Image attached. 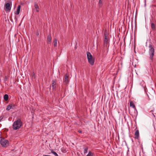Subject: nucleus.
I'll return each mask as SVG.
<instances>
[{
  "mask_svg": "<svg viewBox=\"0 0 156 156\" xmlns=\"http://www.w3.org/2000/svg\"><path fill=\"white\" fill-rule=\"evenodd\" d=\"M22 125V122L21 120L18 119L14 122L12 125V127L14 130H16L20 129Z\"/></svg>",
  "mask_w": 156,
  "mask_h": 156,
  "instance_id": "f257e3e1",
  "label": "nucleus"
},
{
  "mask_svg": "<svg viewBox=\"0 0 156 156\" xmlns=\"http://www.w3.org/2000/svg\"><path fill=\"white\" fill-rule=\"evenodd\" d=\"M149 54L150 56V59L152 61L153 59V57L154 55V47L151 44H149Z\"/></svg>",
  "mask_w": 156,
  "mask_h": 156,
  "instance_id": "f03ea898",
  "label": "nucleus"
},
{
  "mask_svg": "<svg viewBox=\"0 0 156 156\" xmlns=\"http://www.w3.org/2000/svg\"><path fill=\"white\" fill-rule=\"evenodd\" d=\"M87 54L88 62L91 65H93L94 62V58H93L90 52H87Z\"/></svg>",
  "mask_w": 156,
  "mask_h": 156,
  "instance_id": "7ed1b4c3",
  "label": "nucleus"
},
{
  "mask_svg": "<svg viewBox=\"0 0 156 156\" xmlns=\"http://www.w3.org/2000/svg\"><path fill=\"white\" fill-rule=\"evenodd\" d=\"M0 144L2 146L4 147H7L9 145V141L2 137H0Z\"/></svg>",
  "mask_w": 156,
  "mask_h": 156,
  "instance_id": "20e7f679",
  "label": "nucleus"
},
{
  "mask_svg": "<svg viewBox=\"0 0 156 156\" xmlns=\"http://www.w3.org/2000/svg\"><path fill=\"white\" fill-rule=\"evenodd\" d=\"M9 2L6 3L4 5V9L5 11H10L11 9L12 2L10 0L8 1Z\"/></svg>",
  "mask_w": 156,
  "mask_h": 156,
  "instance_id": "39448f33",
  "label": "nucleus"
},
{
  "mask_svg": "<svg viewBox=\"0 0 156 156\" xmlns=\"http://www.w3.org/2000/svg\"><path fill=\"white\" fill-rule=\"evenodd\" d=\"M56 79L53 80L52 81V83L50 86V87H51L53 90L55 89L56 88Z\"/></svg>",
  "mask_w": 156,
  "mask_h": 156,
  "instance_id": "423d86ee",
  "label": "nucleus"
},
{
  "mask_svg": "<svg viewBox=\"0 0 156 156\" xmlns=\"http://www.w3.org/2000/svg\"><path fill=\"white\" fill-rule=\"evenodd\" d=\"M137 129V127H136L135 129V132L134 133V138L135 139H138L139 136V130Z\"/></svg>",
  "mask_w": 156,
  "mask_h": 156,
  "instance_id": "0eeeda50",
  "label": "nucleus"
},
{
  "mask_svg": "<svg viewBox=\"0 0 156 156\" xmlns=\"http://www.w3.org/2000/svg\"><path fill=\"white\" fill-rule=\"evenodd\" d=\"M34 6L36 12H38L39 10V8L38 5V4L36 2L34 3Z\"/></svg>",
  "mask_w": 156,
  "mask_h": 156,
  "instance_id": "6e6552de",
  "label": "nucleus"
},
{
  "mask_svg": "<svg viewBox=\"0 0 156 156\" xmlns=\"http://www.w3.org/2000/svg\"><path fill=\"white\" fill-rule=\"evenodd\" d=\"M151 27L153 30H156V25L153 23H151Z\"/></svg>",
  "mask_w": 156,
  "mask_h": 156,
  "instance_id": "1a4fd4ad",
  "label": "nucleus"
},
{
  "mask_svg": "<svg viewBox=\"0 0 156 156\" xmlns=\"http://www.w3.org/2000/svg\"><path fill=\"white\" fill-rule=\"evenodd\" d=\"M21 6L20 5H19L18 6L16 11L15 12V14L16 15H18L19 14L20 11Z\"/></svg>",
  "mask_w": 156,
  "mask_h": 156,
  "instance_id": "9d476101",
  "label": "nucleus"
},
{
  "mask_svg": "<svg viewBox=\"0 0 156 156\" xmlns=\"http://www.w3.org/2000/svg\"><path fill=\"white\" fill-rule=\"evenodd\" d=\"M47 39L48 41V44H51V37L50 34L48 36Z\"/></svg>",
  "mask_w": 156,
  "mask_h": 156,
  "instance_id": "9b49d317",
  "label": "nucleus"
},
{
  "mask_svg": "<svg viewBox=\"0 0 156 156\" xmlns=\"http://www.w3.org/2000/svg\"><path fill=\"white\" fill-rule=\"evenodd\" d=\"M57 38H54V41L53 42V44L54 47H56L57 45Z\"/></svg>",
  "mask_w": 156,
  "mask_h": 156,
  "instance_id": "f8f14e48",
  "label": "nucleus"
},
{
  "mask_svg": "<svg viewBox=\"0 0 156 156\" xmlns=\"http://www.w3.org/2000/svg\"><path fill=\"white\" fill-rule=\"evenodd\" d=\"M64 81L66 83H68L69 82V76L67 74L65 75Z\"/></svg>",
  "mask_w": 156,
  "mask_h": 156,
  "instance_id": "ddd939ff",
  "label": "nucleus"
},
{
  "mask_svg": "<svg viewBox=\"0 0 156 156\" xmlns=\"http://www.w3.org/2000/svg\"><path fill=\"white\" fill-rule=\"evenodd\" d=\"M108 38H104V44L105 46H107L108 43Z\"/></svg>",
  "mask_w": 156,
  "mask_h": 156,
  "instance_id": "4468645a",
  "label": "nucleus"
},
{
  "mask_svg": "<svg viewBox=\"0 0 156 156\" xmlns=\"http://www.w3.org/2000/svg\"><path fill=\"white\" fill-rule=\"evenodd\" d=\"M129 105L130 106L132 107L133 108H135V106L134 104L132 101H130V102Z\"/></svg>",
  "mask_w": 156,
  "mask_h": 156,
  "instance_id": "2eb2a0df",
  "label": "nucleus"
},
{
  "mask_svg": "<svg viewBox=\"0 0 156 156\" xmlns=\"http://www.w3.org/2000/svg\"><path fill=\"white\" fill-rule=\"evenodd\" d=\"M9 96L8 94H5L4 96V99L5 101H7L8 99Z\"/></svg>",
  "mask_w": 156,
  "mask_h": 156,
  "instance_id": "dca6fc26",
  "label": "nucleus"
},
{
  "mask_svg": "<svg viewBox=\"0 0 156 156\" xmlns=\"http://www.w3.org/2000/svg\"><path fill=\"white\" fill-rule=\"evenodd\" d=\"M51 153L53 154L55 156H58V154L56 152L54 151L53 150H51Z\"/></svg>",
  "mask_w": 156,
  "mask_h": 156,
  "instance_id": "f3484780",
  "label": "nucleus"
},
{
  "mask_svg": "<svg viewBox=\"0 0 156 156\" xmlns=\"http://www.w3.org/2000/svg\"><path fill=\"white\" fill-rule=\"evenodd\" d=\"M12 108V106H10V105H7L6 110H9Z\"/></svg>",
  "mask_w": 156,
  "mask_h": 156,
  "instance_id": "a211bd4d",
  "label": "nucleus"
},
{
  "mask_svg": "<svg viewBox=\"0 0 156 156\" xmlns=\"http://www.w3.org/2000/svg\"><path fill=\"white\" fill-rule=\"evenodd\" d=\"M86 156H93V153L91 151H90Z\"/></svg>",
  "mask_w": 156,
  "mask_h": 156,
  "instance_id": "6ab92c4d",
  "label": "nucleus"
},
{
  "mask_svg": "<svg viewBox=\"0 0 156 156\" xmlns=\"http://www.w3.org/2000/svg\"><path fill=\"white\" fill-rule=\"evenodd\" d=\"M108 38V34L106 32H105L104 33V38Z\"/></svg>",
  "mask_w": 156,
  "mask_h": 156,
  "instance_id": "aec40b11",
  "label": "nucleus"
},
{
  "mask_svg": "<svg viewBox=\"0 0 156 156\" xmlns=\"http://www.w3.org/2000/svg\"><path fill=\"white\" fill-rule=\"evenodd\" d=\"M88 149V148L87 147H86L85 148L84 151V154L86 153L87 152Z\"/></svg>",
  "mask_w": 156,
  "mask_h": 156,
  "instance_id": "412c9836",
  "label": "nucleus"
},
{
  "mask_svg": "<svg viewBox=\"0 0 156 156\" xmlns=\"http://www.w3.org/2000/svg\"><path fill=\"white\" fill-rule=\"evenodd\" d=\"M4 117V116L2 115L0 116V122L3 119Z\"/></svg>",
  "mask_w": 156,
  "mask_h": 156,
  "instance_id": "4be33fe9",
  "label": "nucleus"
},
{
  "mask_svg": "<svg viewBox=\"0 0 156 156\" xmlns=\"http://www.w3.org/2000/svg\"><path fill=\"white\" fill-rule=\"evenodd\" d=\"M99 4H102V2L101 0H99Z\"/></svg>",
  "mask_w": 156,
  "mask_h": 156,
  "instance_id": "5701e85b",
  "label": "nucleus"
},
{
  "mask_svg": "<svg viewBox=\"0 0 156 156\" xmlns=\"http://www.w3.org/2000/svg\"><path fill=\"white\" fill-rule=\"evenodd\" d=\"M78 132L79 133H81L82 132V131L81 130H78Z\"/></svg>",
  "mask_w": 156,
  "mask_h": 156,
  "instance_id": "b1692460",
  "label": "nucleus"
},
{
  "mask_svg": "<svg viewBox=\"0 0 156 156\" xmlns=\"http://www.w3.org/2000/svg\"><path fill=\"white\" fill-rule=\"evenodd\" d=\"M36 35L37 36H38L39 35V33L38 32H37V33H36Z\"/></svg>",
  "mask_w": 156,
  "mask_h": 156,
  "instance_id": "393cba45",
  "label": "nucleus"
},
{
  "mask_svg": "<svg viewBox=\"0 0 156 156\" xmlns=\"http://www.w3.org/2000/svg\"><path fill=\"white\" fill-rule=\"evenodd\" d=\"M11 106H12V108H13V107L14 106V105H11Z\"/></svg>",
  "mask_w": 156,
  "mask_h": 156,
  "instance_id": "a878e982",
  "label": "nucleus"
},
{
  "mask_svg": "<svg viewBox=\"0 0 156 156\" xmlns=\"http://www.w3.org/2000/svg\"><path fill=\"white\" fill-rule=\"evenodd\" d=\"M151 112H152V111H153V110H151Z\"/></svg>",
  "mask_w": 156,
  "mask_h": 156,
  "instance_id": "bb28decb",
  "label": "nucleus"
}]
</instances>
